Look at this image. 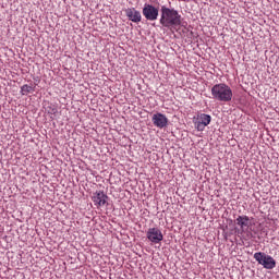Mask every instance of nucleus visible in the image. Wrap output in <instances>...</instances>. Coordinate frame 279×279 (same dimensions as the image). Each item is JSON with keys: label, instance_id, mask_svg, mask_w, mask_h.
<instances>
[{"label": "nucleus", "instance_id": "1", "mask_svg": "<svg viewBox=\"0 0 279 279\" xmlns=\"http://www.w3.org/2000/svg\"><path fill=\"white\" fill-rule=\"evenodd\" d=\"M162 27L171 29L182 25V15L175 9H169L166 5L161 7V17L159 20Z\"/></svg>", "mask_w": 279, "mask_h": 279}, {"label": "nucleus", "instance_id": "2", "mask_svg": "<svg viewBox=\"0 0 279 279\" xmlns=\"http://www.w3.org/2000/svg\"><path fill=\"white\" fill-rule=\"evenodd\" d=\"M211 95L217 101H232V89L223 83L214 85L211 88Z\"/></svg>", "mask_w": 279, "mask_h": 279}, {"label": "nucleus", "instance_id": "3", "mask_svg": "<svg viewBox=\"0 0 279 279\" xmlns=\"http://www.w3.org/2000/svg\"><path fill=\"white\" fill-rule=\"evenodd\" d=\"M254 258L257 260L258 265L264 267V269H274L276 267V259L263 252L255 253Z\"/></svg>", "mask_w": 279, "mask_h": 279}, {"label": "nucleus", "instance_id": "4", "mask_svg": "<svg viewBox=\"0 0 279 279\" xmlns=\"http://www.w3.org/2000/svg\"><path fill=\"white\" fill-rule=\"evenodd\" d=\"M142 14L145 16L146 21H158L159 10L156 7L146 3L144 4Z\"/></svg>", "mask_w": 279, "mask_h": 279}, {"label": "nucleus", "instance_id": "5", "mask_svg": "<svg viewBox=\"0 0 279 279\" xmlns=\"http://www.w3.org/2000/svg\"><path fill=\"white\" fill-rule=\"evenodd\" d=\"M146 235L148 241H150L151 243H160V241L165 239V236L162 235V231H160V229L158 228L148 229Z\"/></svg>", "mask_w": 279, "mask_h": 279}, {"label": "nucleus", "instance_id": "6", "mask_svg": "<svg viewBox=\"0 0 279 279\" xmlns=\"http://www.w3.org/2000/svg\"><path fill=\"white\" fill-rule=\"evenodd\" d=\"M153 123L156 128H159L160 130H162V128H167L169 123V119H167V116L162 113H155L153 116Z\"/></svg>", "mask_w": 279, "mask_h": 279}, {"label": "nucleus", "instance_id": "7", "mask_svg": "<svg viewBox=\"0 0 279 279\" xmlns=\"http://www.w3.org/2000/svg\"><path fill=\"white\" fill-rule=\"evenodd\" d=\"M125 15L128 16L129 21H132V23H141L143 19V16L141 15V11H137L134 8L126 9Z\"/></svg>", "mask_w": 279, "mask_h": 279}, {"label": "nucleus", "instance_id": "8", "mask_svg": "<svg viewBox=\"0 0 279 279\" xmlns=\"http://www.w3.org/2000/svg\"><path fill=\"white\" fill-rule=\"evenodd\" d=\"M93 202L96 206H106V203L108 202V195L101 191L96 192L93 196Z\"/></svg>", "mask_w": 279, "mask_h": 279}, {"label": "nucleus", "instance_id": "9", "mask_svg": "<svg viewBox=\"0 0 279 279\" xmlns=\"http://www.w3.org/2000/svg\"><path fill=\"white\" fill-rule=\"evenodd\" d=\"M235 223L238 226H240L241 230H243L244 228H247V226L250 223V217H247V216H239L235 219Z\"/></svg>", "mask_w": 279, "mask_h": 279}, {"label": "nucleus", "instance_id": "10", "mask_svg": "<svg viewBox=\"0 0 279 279\" xmlns=\"http://www.w3.org/2000/svg\"><path fill=\"white\" fill-rule=\"evenodd\" d=\"M211 118L206 113H202L198 118V122L203 123V125H210Z\"/></svg>", "mask_w": 279, "mask_h": 279}, {"label": "nucleus", "instance_id": "11", "mask_svg": "<svg viewBox=\"0 0 279 279\" xmlns=\"http://www.w3.org/2000/svg\"><path fill=\"white\" fill-rule=\"evenodd\" d=\"M21 90H22V95H27L28 93H34V87L29 85H23Z\"/></svg>", "mask_w": 279, "mask_h": 279}, {"label": "nucleus", "instance_id": "12", "mask_svg": "<svg viewBox=\"0 0 279 279\" xmlns=\"http://www.w3.org/2000/svg\"><path fill=\"white\" fill-rule=\"evenodd\" d=\"M205 129V124H203L202 122H196V130H198V132H204Z\"/></svg>", "mask_w": 279, "mask_h": 279}]
</instances>
